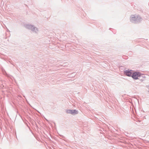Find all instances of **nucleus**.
I'll return each mask as SVG.
<instances>
[{
	"instance_id": "obj_1",
	"label": "nucleus",
	"mask_w": 149,
	"mask_h": 149,
	"mask_svg": "<svg viewBox=\"0 0 149 149\" xmlns=\"http://www.w3.org/2000/svg\"><path fill=\"white\" fill-rule=\"evenodd\" d=\"M141 19L140 17L137 16H135L134 15H132L131 17L130 20L132 22H133L134 21H139Z\"/></svg>"
},
{
	"instance_id": "obj_2",
	"label": "nucleus",
	"mask_w": 149,
	"mask_h": 149,
	"mask_svg": "<svg viewBox=\"0 0 149 149\" xmlns=\"http://www.w3.org/2000/svg\"><path fill=\"white\" fill-rule=\"evenodd\" d=\"M141 76V74L139 72H133L132 74V77L134 79H137L138 78V77Z\"/></svg>"
},
{
	"instance_id": "obj_3",
	"label": "nucleus",
	"mask_w": 149,
	"mask_h": 149,
	"mask_svg": "<svg viewBox=\"0 0 149 149\" xmlns=\"http://www.w3.org/2000/svg\"><path fill=\"white\" fill-rule=\"evenodd\" d=\"M125 73L126 74V75L128 76H132L133 72H132V71L131 70H126L125 71Z\"/></svg>"
},
{
	"instance_id": "obj_4",
	"label": "nucleus",
	"mask_w": 149,
	"mask_h": 149,
	"mask_svg": "<svg viewBox=\"0 0 149 149\" xmlns=\"http://www.w3.org/2000/svg\"><path fill=\"white\" fill-rule=\"evenodd\" d=\"M67 113H71L72 114H73V110H68L67 111Z\"/></svg>"
},
{
	"instance_id": "obj_5",
	"label": "nucleus",
	"mask_w": 149,
	"mask_h": 149,
	"mask_svg": "<svg viewBox=\"0 0 149 149\" xmlns=\"http://www.w3.org/2000/svg\"><path fill=\"white\" fill-rule=\"evenodd\" d=\"M73 114H77L78 113V112L76 110H74L73 111Z\"/></svg>"
}]
</instances>
